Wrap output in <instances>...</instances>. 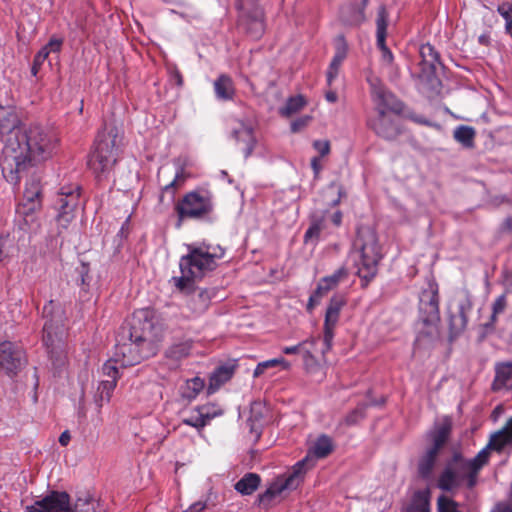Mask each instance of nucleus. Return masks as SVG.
Listing matches in <instances>:
<instances>
[{"label":"nucleus","instance_id":"e433bc0d","mask_svg":"<svg viewBox=\"0 0 512 512\" xmlns=\"http://www.w3.org/2000/svg\"><path fill=\"white\" fill-rule=\"evenodd\" d=\"M438 452L427 449L419 460L418 472L422 478H429L436 464Z\"/></svg>","mask_w":512,"mask_h":512},{"label":"nucleus","instance_id":"58836bf2","mask_svg":"<svg viewBox=\"0 0 512 512\" xmlns=\"http://www.w3.org/2000/svg\"><path fill=\"white\" fill-rule=\"evenodd\" d=\"M191 348L192 345L188 341L177 343L169 347L166 350L165 355L169 360L173 361L176 364L179 361L183 360L184 358L188 357Z\"/></svg>","mask_w":512,"mask_h":512},{"label":"nucleus","instance_id":"f8f14e48","mask_svg":"<svg viewBox=\"0 0 512 512\" xmlns=\"http://www.w3.org/2000/svg\"><path fill=\"white\" fill-rule=\"evenodd\" d=\"M367 81L371 88V97L375 104L377 114L384 115L389 114V112H401L402 103L384 87L379 78L369 76Z\"/></svg>","mask_w":512,"mask_h":512},{"label":"nucleus","instance_id":"e2e57ef3","mask_svg":"<svg viewBox=\"0 0 512 512\" xmlns=\"http://www.w3.org/2000/svg\"><path fill=\"white\" fill-rule=\"evenodd\" d=\"M331 221L335 226H339L341 224V221H342V214L340 211H335L330 217H327V216H324L322 217V222L323 221Z\"/></svg>","mask_w":512,"mask_h":512},{"label":"nucleus","instance_id":"f3484780","mask_svg":"<svg viewBox=\"0 0 512 512\" xmlns=\"http://www.w3.org/2000/svg\"><path fill=\"white\" fill-rule=\"evenodd\" d=\"M230 136L240 146L246 158L252 154L256 145V138L251 125L243 120L233 119L230 125Z\"/></svg>","mask_w":512,"mask_h":512},{"label":"nucleus","instance_id":"603ef678","mask_svg":"<svg viewBox=\"0 0 512 512\" xmlns=\"http://www.w3.org/2000/svg\"><path fill=\"white\" fill-rule=\"evenodd\" d=\"M342 188L337 183H332L331 186L325 192V198L328 199V203L332 206L337 205L342 197Z\"/></svg>","mask_w":512,"mask_h":512},{"label":"nucleus","instance_id":"cd10ccee","mask_svg":"<svg viewBox=\"0 0 512 512\" xmlns=\"http://www.w3.org/2000/svg\"><path fill=\"white\" fill-rule=\"evenodd\" d=\"M461 484H463V480L451 462H449L438 478V487L444 491H452Z\"/></svg>","mask_w":512,"mask_h":512},{"label":"nucleus","instance_id":"393cba45","mask_svg":"<svg viewBox=\"0 0 512 512\" xmlns=\"http://www.w3.org/2000/svg\"><path fill=\"white\" fill-rule=\"evenodd\" d=\"M186 294H191L187 301V306L194 315H200L208 309L211 301V293L209 290L200 289L196 291L194 288L193 291Z\"/></svg>","mask_w":512,"mask_h":512},{"label":"nucleus","instance_id":"bb28decb","mask_svg":"<svg viewBox=\"0 0 512 512\" xmlns=\"http://www.w3.org/2000/svg\"><path fill=\"white\" fill-rule=\"evenodd\" d=\"M492 388L494 391L512 388V361L496 365Z\"/></svg>","mask_w":512,"mask_h":512},{"label":"nucleus","instance_id":"69168bd1","mask_svg":"<svg viewBox=\"0 0 512 512\" xmlns=\"http://www.w3.org/2000/svg\"><path fill=\"white\" fill-rule=\"evenodd\" d=\"M206 508V502L197 501L184 512H201Z\"/></svg>","mask_w":512,"mask_h":512},{"label":"nucleus","instance_id":"1a4fd4ad","mask_svg":"<svg viewBox=\"0 0 512 512\" xmlns=\"http://www.w3.org/2000/svg\"><path fill=\"white\" fill-rule=\"evenodd\" d=\"M489 457L488 449L483 448L471 459H466L461 454L455 453L450 462L463 480V484L472 489L478 482L479 472L488 464Z\"/></svg>","mask_w":512,"mask_h":512},{"label":"nucleus","instance_id":"774afa93","mask_svg":"<svg viewBox=\"0 0 512 512\" xmlns=\"http://www.w3.org/2000/svg\"><path fill=\"white\" fill-rule=\"evenodd\" d=\"M70 440H71V435L68 430L61 433V435L59 437V443L62 446H67L69 444Z\"/></svg>","mask_w":512,"mask_h":512},{"label":"nucleus","instance_id":"8fccbe9b","mask_svg":"<svg viewBox=\"0 0 512 512\" xmlns=\"http://www.w3.org/2000/svg\"><path fill=\"white\" fill-rule=\"evenodd\" d=\"M198 408L207 424H209V422L215 417L223 414V410L214 404H206L198 406Z\"/></svg>","mask_w":512,"mask_h":512},{"label":"nucleus","instance_id":"4468645a","mask_svg":"<svg viewBox=\"0 0 512 512\" xmlns=\"http://www.w3.org/2000/svg\"><path fill=\"white\" fill-rule=\"evenodd\" d=\"M320 460V438H317L308 449L306 456L298 461L288 474H283V478L288 482V486L296 489L303 481L308 471L313 469Z\"/></svg>","mask_w":512,"mask_h":512},{"label":"nucleus","instance_id":"a19ab883","mask_svg":"<svg viewBox=\"0 0 512 512\" xmlns=\"http://www.w3.org/2000/svg\"><path fill=\"white\" fill-rule=\"evenodd\" d=\"M280 366L282 370H289L291 368V364L284 357L274 358L270 360H266L257 364L256 368L253 372V377H260L267 369L274 368Z\"/></svg>","mask_w":512,"mask_h":512},{"label":"nucleus","instance_id":"4be33fe9","mask_svg":"<svg viewBox=\"0 0 512 512\" xmlns=\"http://www.w3.org/2000/svg\"><path fill=\"white\" fill-rule=\"evenodd\" d=\"M286 490H294L288 486V482L283 478L282 475L278 476L270 486L258 496L259 506L268 508L272 505L273 501L277 496Z\"/></svg>","mask_w":512,"mask_h":512},{"label":"nucleus","instance_id":"5fc2aeb1","mask_svg":"<svg viewBox=\"0 0 512 512\" xmlns=\"http://www.w3.org/2000/svg\"><path fill=\"white\" fill-rule=\"evenodd\" d=\"M319 236H320V226L318 225V223H314L306 231V233L304 235V242L306 245L311 244L313 246H316Z\"/></svg>","mask_w":512,"mask_h":512},{"label":"nucleus","instance_id":"2eb2a0df","mask_svg":"<svg viewBox=\"0 0 512 512\" xmlns=\"http://www.w3.org/2000/svg\"><path fill=\"white\" fill-rule=\"evenodd\" d=\"M26 364L24 351L10 341L0 343V367L8 374L15 375Z\"/></svg>","mask_w":512,"mask_h":512},{"label":"nucleus","instance_id":"052dcab7","mask_svg":"<svg viewBox=\"0 0 512 512\" xmlns=\"http://www.w3.org/2000/svg\"><path fill=\"white\" fill-rule=\"evenodd\" d=\"M334 447L331 438L322 435V458L329 455L334 450Z\"/></svg>","mask_w":512,"mask_h":512},{"label":"nucleus","instance_id":"c756f323","mask_svg":"<svg viewBox=\"0 0 512 512\" xmlns=\"http://www.w3.org/2000/svg\"><path fill=\"white\" fill-rule=\"evenodd\" d=\"M511 442L512 418L508 421L504 428H502L500 431L496 432L494 435L491 436L490 441L485 448L488 449L489 453L491 449L499 451Z\"/></svg>","mask_w":512,"mask_h":512},{"label":"nucleus","instance_id":"b1692460","mask_svg":"<svg viewBox=\"0 0 512 512\" xmlns=\"http://www.w3.org/2000/svg\"><path fill=\"white\" fill-rule=\"evenodd\" d=\"M373 130L385 139H393L399 134V128L389 114L379 115L371 122Z\"/></svg>","mask_w":512,"mask_h":512},{"label":"nucleus","instance_id":"423d86ee","mask_svg":"<svg viewBox=\"0 0 512 512\" xmlns=\"http://www.w3.org/2000/svg\"><path fill=\"white\" fill-rule=\"evenodd\" d=\"M214 209L213 195L203 189L186 193L175 206L179 219V226L184 219L207 218Z\"/></svg>","mask_w":512,"mask_h":512},{"label":"nucleus","instance_id":"0eeeda50","mask_svg":"<svg viewBox=\"0 0 512 512\" xmlns=\"http://www.w3.org/2000/svg\"><path fill=\"white\" fill-rule=\"evenodd\" d=\"M80 195L81 188L76 183L63 185L57 193L55 206L58 211L56 222L59 234L68 230L75 220L76 212L81 205Z\"/></svg>","mask_w":512,"mask_h":512},{"label":"nucleus","instance_id":"3c124183","mask_svg":"<svg viewBox=\"0 0 512 512\" xmlns=\"http://www.w3.org/2000/svg\"><path fill=\"white\" fill-rule=\"evenodd\" d=\"M497 10L505 19L506 31L512 36V4L504 2L498 6Z\"/></svg>","mask_w":512,"mask_h":512},{"label":"nucleus","instance_id":"09e8293b","mask_svg":"<svg viewBox=\"0 0 512 512\" xmlns=\"http://www.w3.org/2000/svg\"><path fill=\"white\" fill-rule=\"evenodd\" d=\"M184 181H185L184 169L180 168L177 171L173 181H171L169 184H167L163 187L162 194L160 195V201L161 202L163 201L164 193H170L171 196L174 197L175 190H176L177 186L179 185V182L183 183Z\"/></svg>","mask_w":512,"mask_h":512},{"label":"nucleus","instance_id":"7c9ffc66","mask_svg":"<svg viewBox=\"0 0 512 512\" xmlns=\"http://www.w3.org/2000/svg\"><path fill=\"white\" fill-rule=\"evenodd\" d=\"M234 374L233 366H219L211 374L208 385V393L212 394L220 388L221 385L229 381Z\"/></svg>","mask_w":512,"mask_h":512},{"label":"nucleus","instance_id":"c03bdc74","mask_svg":"<svg viewBox=\"0 0 512 512\" xmlns=\"http://www.w3.org/2000/svg\"><path fill=\"white\" fill-rule=\"evenodd\" d=\"M116 384L115 380H102L100 382L97 389L98 398L96 399L99 406H102L104 401L108 402L110 400Z\"/></svg>","mask_w":512,"mask_h":512},{"label":"nucleus","instance_id":"c9c22d12","mask_svg":"<svg viewBox=\"0 0 512 512\" xmlns=\"http://www.w3.org/2000/svg\"><path fill=\"white\" fill-rule=\"evenodd\" d=\"M408 512H430V493L427 489L414 493Z\"/></svg>","mask_w":512,"mask_h":512},{"label":"nucleus","instance_id":"13d9d810","mask_svg":"<svg viewBox=\"0 0 512 512\" xmlns=\"http://www.w3.org/2000/svg\"><path fill=\"white\" fill-rule=\"evenodd\" d=\"M365 408H366L365 405L357 407L352 413H350L346 417V422L348 424H356L360 419H363L365 416V414H364Z\"/></svg>","mask_w":512,"mask_h":512},{"label":"nucleus","instance_id":"4c0bfd02","mask_svg":"<svg viewBox=\"0 0 512 512\" xmlns=\"http://www.w3.org/2000/svg\"><path fill=\"white\" fill-rule=\"evenodd\" d=\"M204 386V380L200 377L189 379L183 386H181V396L184 399L193 400L203 390Z\"/></svg>","mask_w":512,"mask_h":512},{"label":"nucleus","instance_id":"aec40b11","mask_svg":"<svg viewBox=\"0 0 512 512\" xmlns=\"http://www.w3.org/2000/svg\"><path fill=\"white\" fill-rule=\"evenodd\" d=\"M376 26L377 46L382 52V61L386 64H391L393 62V54L385 43L388 26V14L385 7L383 6L378 10Z\"/></svg>","mask_w":512,"mask_h":512},{"label":"nucleus","instance_id":"0e129e2a","mask_svg":"<svg viewBox=\"0 0 512 512\" xmlns=\"http://www.w3.org/2000/svg\"><path fill=\"white\" fill-rule=\"evenodd\" d=\"M8 240L6 238H0V262L9 256L7 249Z\"/></svg>","mask_w":512,"mask_h":512},{"label":"nucleus","instance_id":"37998d69","mask_svg":"<svg viewBox=\"0 0 512 512\" xmlns=\"http://www.w3.org/2000/svg\"><path fill=\"white\" fill-rule=\"evenodd\" d=\"M305 104V99L301 95L290 97L285 105L280 108V114L285 117H290L293 114L299 112L305 106Z\"/></svg>","mask_w":512,"mask_h":512},{"label":"nucleus","instance_id":"49530a36","mask_svg":"<svg viewBox=\"0 0 512 512\" xmlns=\"http://www.w3.org/2000/svg\"><path fill=\"white\" fill-rule=\"evenodd\" d=\"M438 512H461L459 504L447 495H440L437 499Z\"/></svg>","mask_w":512,"mask_h":512},{"label":"nucleus","instance_id":"a878e982","mask_svg":"<svg viewBox=\"0 0 512 512\" xmlns=\"http://www.w3.org/2000/svg\"><path fill=\"white\" fill-rule=\"evenodd\" d=\"M96 141L98 144H107L108 152H103V156H106L107 158L109 156H112V158H114L116 162L118 157L119 146L121 143V139H119L118 137L117 129H105L104 131L98 134Z\"/></svg>","mask_w":512,"mask_h":512},{"label":"nucleus","instance_id":"c85d7f7f","mask_svg":"<svg viewBox=\"0 0 512 512\" xmlns=\"http://www.w3.org/2000/svg\"><path fill=\"white\" fill-rule=\"evenodd\" d=\"M214 91L218 99L223 101L232 100L236 92L232 78L226 74H221L214 82Z\"/></svg>","mask_w":512,"mask_h":512},{"label":"nucleus","instance_id":"bf43d9fd","mask_svg":"<svg viewBox=\"0 0 512 512\" xmlns=\"http://www.w3.org/2000/svg\"><path fill=\"white\" fill-rule=\"evenodd\" d=\"M310 120V116H303L301 118L294 120L291 123V131L294 133L301 131L304 127H306L309 124Z\"/></svg>","mask_w":512,"mask_h":512},{"label":"nucleus","instance_id":"2f4dec72","mask_svg":"<svg viewBox=\"0 0 512 512\" xmlns=\"http://www.w3.org/2000/svg\"><path fill=\"white\" fill-rule=\"evenodd\" d=\"M472 309V302L469 298L461 300L458 304V314L451 316L450 324L454 330H464L468 323V313Z\"/></svg>","mask_w":512,"mask_h":512},{"label":"nucleus","instance_id":"dca6fc26","mask_svg":"<svg viewBox=\"0 0 512 512\" xmlns=\"http://www.w3.org/2000/svg\"><path fill=\"white\" fill-rule=\"evenodd\" d=\"M25 512H72L70 496L66 492L53 491L34 505L27 506Z\"/></svg>","mask_w":512,"mask_h":512},{"label":"nucleus","instance_id":"f03ea898","mask_svg":"<svg viewBox=\"0 0 512 512\" xmlns=\"http://www.w3.org/2000/svg\"><path fill=\"white\" fill-rule=\"evenodd\" d=\"M188 253L179 261L181 276L172 277L175 288L182 293L194 290L195 281L203 279L217 267V261L223 258L225 251L220 246L187 245Z\"/></svg>","mask_w":512,"mask_h":512},{"label":"nucleus","instance_id":"6e6d98bb","mask_svg":"<svg viewBox=\"0 0 512 512\" xmlns=\"http://www.w3.org/2000/svg\"><path fill=\"white\" fill-rule=\"evenodd\" d=\"M62 44H63V39L53 36V37H51L49 42L44 47L41 48V50H45L47 52V57H48L50 53H59L61 50Z\"/></svg>","mask_w":512,"mask_h":512},{"label":"nucleus","instance_id":"f704fd0d","mask_svg":"<svg viewBox=\"0 0 512 512\" xmlns=\"http://www.w3.org/2000/svg\"><path fill=\"white\" fill-rule=\"evenodd\" d=\"M419 53L422 58V64L425 66L424 69L435 71L436 66L440 64L439 54L435 48L431 44L426 43L421 45Z\"/></svg>","mask_w":512,"mask_h":512},{"label":"nucleus","instance_id":"a18cd8bd","mask_svg":"<svg viewBox=\"0 0 512 512\" xmlns=\"http://www.w3.org/2000/svg\"><path fill=\"white\" fill-rule=\"evenodd\" d=\"M346 276V269L339 267L332 275L322 278V291L333 289L340 281L345 279Z\"/></svg>","mask_w":512,"mask_h":512},{"label":"nucleus","instance_id":"9b49d317","mask_svg":"<svg viewBox=\"0 0 512 512\" xmlns=\"http://www.w3.org/2000/svg\"><path fill=\"white\" fill-rule=\"evenodd\" d=\"M154 355L156 352L151 348L141 344L140 341H134L130 336L127 341L116 344L114 353L116 361H119L120 365L124 367L136 365Z\"/></svg>","mask_w":512,"mask_h":512},{"label":"nucleus","instance_id":"7ed1b4c3","mask_svg":"<svg viewBox=\"0 0 512 512\" xmlns=\"http://www.w3.org/2000/svg\"><path fill=\"white\" fill-rule=\"evenodd\" d=\"M354 248L359 253L356 260L357 274L365 281L364 285L375 277L377 266L382 257L376 232L370 227H360L354 241Z\"/></svg>","mask_w":512,"mask_h":512},{"label":"nucleus","instance_id":"de8ad7c7","mask_svg":"<svg viewBox=\"0 0 512 512\" xmlns=\"http://www.w3.org/2000/svg\"><path fill=\"white\" fill-rule=\"evenodd\" d=\"M182 423L197 430H201L207 425L198 407L194 408L189 416L183 418Z\"/></svg>","mask_w":512,"mask_h":512},{"label":"nucleus","instance_id":"72a5a7b5","mask_svg":"<svg viewBox=\"0 0 512 512\" xmlns=\"http://www.w3.org/2000/svg\"><path fill=\"white\" fill-rule=\"evenodd\" d=\"M260 482L261 478L258 474L247 473L234 485V488L242 495H251L258 489Z\"/></svg>","mask_w":512,"mask_h":512},{"label":"nucleus","instance_id":"864d4df0","mask_svg":"<svg viewBox=\"0 0 512 512\" xmlns=\"http://www.w3.org/2000/svg\"><path fill=\"white\" fill-rule=\"evenodd\" d=\"M116 363H119V361H116V358L108 360L102 367L103 374L108 377L107 380H115L117 382L119 377L118 368L116 366Z\"/></svg>","mask_w":512,"mask_h":512},{"label":"nucleus","instance_id":"680f3d73","mask_svg":"<svg viewBox=\"0 0 512 512\" xmlns=\"http://www.w3.org/2000/svg\"><path fill=\"white\" fill-rule=\"evenodd\" d=\"M319 298H320V284H317V286L315 287V290H314L313 294L310 296L309 302L307 304V310L309 312H311L312 309L317 305Z\"/></svg>","mask_w":512,"mask_h":512},{"label":"nucleus","instance_id":"412c9836","mask_svg":"<svg viewBox=\"0 0 512 512\" xmlns=\"http://www.w3.org/2000/svg\"><path fill=\"white\" fill-rule=\"evenodd\" d=\"M347 56V44L342 36L336 38L335 54L326 73V80L329 87L339 74V69Z\"/></svg>","mask_w":512,"mask_h":512},{"label":"nucleus","instance_id":"9d476101","mask_svg":"<svg viewBox=\"0 0 512 512\" xmlns=\"http://www.w3.org/2000/svg\"><path fill=\"white\" fill-rule=\"evenodd\" d=\"M41 194V177L32 174L25 185L24 200L26 203H23L18 209V213L24 215V223L21 225V229L24 231L30 230L36 224L34 211L41 206Z\"/></svg>","mask_w":512,"mask_h":512},{"label":"nucleus","instance_id":"5701e85b","mask_svg":"<svg viewBox=\"0 0 512 512\" xmlns=\"http://www.w3.org/2000/svg\"><path fill=\"white\" fill-rule=\"evenodd\" d=\"M317 341V337H311L301 342L300 354L303 357V365L307 373H315L317 371Z\"/></svg>","mask_w":512,"mask_h":512},{"label":"nucleus","instance_id":"6ab92c4d","mask_svg":"<svg viewBox=\"0 0 512 512\" xmlns=\"http://www.w3.org/2000/svg\"><path fill=\"white\" fill-rule=\"evenodd\" d=\"M107 149V144H98L96 141L95 148L89 157L88 165L98 179L106 177L116 163L112 156L108 158L103 156V152H108Z\"/></svg>","mask_w":512,"mask_h":512},{"label":"nucleus","instance_id":"338daca9","mask_svg":"<svg viewBox=\"0 0 512 512\" xmlns=\"http://www.w3.org/2000/svg\"><path fill=\"white\" fill-rule=\"evenodd\" d=\"M300 350H301V342L295 346H287V347L282 348V352L284 354H288V355L300 353Z\"/></svg>","mask_w":512,"mask_h":512},{"label":"nucleus","instance_id":"a211bd4d","mask_svg":"<svg viewBox=\"0 0 512 512\" xmlns=\"http://www.w3.org/2000/svg\"><path fill=\"white\" fill-rule=\"evenodd\" d=\"M346 304L344 295H334L326 309L325 313V327H324V341L328 348L331 346V341L334 337V329L338 324L340 311Z\"/></svg>","mask_w":512,"mask_h":512},{"label":"nucleus","instance_id":"ea45409f","mask_svg":"<svg viewBox=\"0 0 512 512\" xmlns=\"http://www.w3.org/2000/svg\"><path fill=\"white\" fill-rule=\"evenodd\" d=\"M454 139L465 148L474 146L475 130L471 126L460 125L454 130Z\"/></svg>","mask_w":512,"mask_h":512},{"label":"nucleus","instance_id":"4d7b16f0","mask_svg":"<svg viewBox=\"0 0 512 512\" xmlns=\"http://www.w3.org/2000/svg\"><path fill=\"white\" fill-rule=\"evenodd\" d=\"M47 52L45 50H40L34 57L33 65L31 72L34 76L37 75L40 67L44 63V61L47 59Z\"/></svg>","mask_w":512,"mask_h":512},{"label":"nucleus","instance_id":"473e14b6","mask_svg":"<svg viewBox=\"0 0 512 512\" xmlns=\"http://www.w3.org/2000/svg\"><path fill=\"white\" fill-rule=\"evenodd\" d=\"M451 430V425L448 421L437 426L433 431L428 434V438L432 442V446L428 449H431L435 452L440 451L445 442L447 441Z\"/></svg>","mask_w":512,"mask_h":512},{"label":"nucleus","instance_id":"ddd939ff","mask_svg":"<svg viewBox=\"0 0 512 512\" xmlns=\"http://www.w3.org/2000/svg\"><path fill=\"white\" fill-rule=\"evenodd\" d=\"M25 128L14 105L0 104V141L6 149L11 138L19 139Z\"/></svg>","mask_w":512,"mask_h":512},{"label":"nucleus","instance_id":"20e7f679","mask_svg":"<svg viewBox=\"0 0 512 512\" xmlns=\"http://www.w3.org/2000/svg\"><path fill=\"white\" fill-rule=\"evenodd\" d=\"M420 317L416 324V343L419 345L429 343L438 338L439 298L438 291L433 286L420 295Z\"/></svg>","mask_w":512,"mask_h":512},{"label":"nucleus","instance_id":"39448f33","mask_svg":"<svg viewBox=\"0 0 512 512\" xmlns=\"http://www.w3.org/2000/svg\"><path fill=\"white\" fill-rule=\"evenodd\" d=\"M129 335L157 353L163 335L155 311L150 308L136 310L131 317Z\"/></svg>","mask_w":512,"mask_h":512},{"label":"nucleus","instance_id":"79ce46f5","mask_svg":"<svg viewBox=\"0 0 512 512\" xmlns=\"http://www.w3.org/2000/svg\"><path fill=\"white\" fill-rule=\"evenodd\" d=\"M507 307V298L505 294L498 296L492 304V314L490 320L483 326L486 330L492 331L497 323V316L505 311Z\"/></svg>","mask_w":512,"mask_h":512},{"label":"nucleus","instance_id":"6e6552de","mask_svg":"<svg viewBox=\"0 0 512 512\" xmlns=\"http://www.w3.org/2000/svg\"><path fill=\"white\" fill-rule=\"evenodd\" d=\"M239 11L238 26L252 39H260L265 31L264 10L255 1L237 0L235 4Z\"/></svg>","mask_w":512,"mask_h":512},{"label":"nucleus","instance_id":"f257e3e1","mask_svg":"<svg viewBox=\"0 0 512 512\" xmlns=\"http://www.w3.org/2000/svg\"><path fill=\"white\" fill-rule=\"evenodd\" d=\"M58 148L59 137L52 128L38 124L25 128L19 139L11 138L7 148L2 149L4 178L12 184H19L30 167L53 158Z\"/></svg>","mask_w":512,"mask_h":512}]
</instances>
